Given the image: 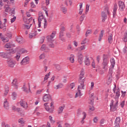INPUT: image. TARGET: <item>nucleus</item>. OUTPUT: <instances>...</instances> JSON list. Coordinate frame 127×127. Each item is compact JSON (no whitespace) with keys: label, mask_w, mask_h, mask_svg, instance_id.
Instances as JSON below:
<instances>
[{"label":"nucleus","mask_w":127,"mask_h":127,"mask_svg":"<svg viewBox=\"0 0 127 127\" xmlns=\"http://www.w3.org/2000/svg\"><path fill=\"white\" fill-rule=\"evenodd\" d=\"M18 83H17V79H14L11 83V85L12 86H13V87H14L15 89H17V88L18 87Z\"/></svg>","instance_id":"f8f14e48"},{"label":"nucleus","mask_w":127,"mask_h":127,"mask_svg":"<svg viewBox=\"0 0 127 127\" xmlns=\"http://www.w3.org/2000/svg\"><path fill=\"white\" fill-rule=\"evenodd\" d=\"M123 40L124 42H127V32H126L124 34V37L123 38Z\"/></svg>","instance_id":"f704fd0d"},{"label":"nucleus","mask_w":127,"mask_h":127,"mask_svg":"<svg viewBox=\"0 0 127 127\" xmlns=\"http://www.w3.org/2000/svg\"><path fill=\"white\" fill-rule=\"evenodd\" d=\"M64 35H59V38L63 42H66V38L64 37Z\"/></svg>","instance_id":"4be33fe9"},{"label":"nucleus","mask_w":127,"mask_h":127,"mask_svg":"<svg viewBox=\"0 0 127 127\" xmlns=\"http://www.w3.org/2000/svg\"><path fill=\"white\" fill-rule=\"evenodd\" d=\"M83 59H84V57L78 58V61L80 64H82V63H83Z\"/></svg>","instance_id":"c9c22d12"},{"label":"nucleus","mask_w":127,"mask_h":127,"mask_svg":"<svg viewBox=\"0 0 127 127\" xmlns=\"http://www.w3.org/2000/svg\"><path fill=\"white\" fill-rule=\"evenodd\" d=\"M12 97H13V100H15V99H16V93L13 92L12 94Z\"/></svg>","instance_id":"c03bdc74"},{"label":"nucleus","mask_w":127,"mask_h":127,"mask_svg":"<svg viewBox=\"0 0 127 127\" xmlns=\"http://www.w3.org/2000/svg\"><path fill=\"white\" fill-rule=\"evenodd\" d=\"M127 45H126L123 49L124 53H127Z\"/></svg>","instance_id":"13d9d810"},{"label":"nucleus","mask_w":127,"mask_h":127,"mask_svg":"<svg viewBox=\"0 0 127 127\" xmlns=\"http://www.w3.org/2000/svg\"><path fill=\"white\" fill-rule=\"evenodd\" d=\"M24 53H27V51L24 50V49H21L19 51V54H23Z\"/></svg>","instance_id":"473e14b6"},{"label":"nucleus","mask_w":127,"mask_h":127,"mask_svg":"<svg viewBox=\"0 0 127 127\" xmlns=\"http://www.w3.org/2000/svg\"><path fill=\"white\" fill-rule=\"evenodd\" d=\"M40 59H44L45 58V55L44 54H42L40 57H39Z\"/></svg>","instance_id":"09e8293b"},{"label":"nucleus","mask_w":127,"mask_h":127,"mask_svg":"<svg viewBox=\"0 0 127 127\" xmlns=\"http://www.w3.org/2000/svg\"><path fill=\"white\" fill-rule=\"evenodd\" d=\"M101 16L102 18L103 22H105L106 19H107V14H106V12L105 11L102 12Z\"/></svg>","instance_id":"f3484780"},{"label":"nucleus","mask_w":127,"mask_h":127,"mask_svg":"<svg viewBox=\"0 0 127 127\" xmlns=\"http://www.w3.org/2000/svg\"><path fill=\"white\" fill-rule=\"evenodd\" d=\"M65 27L64 26H62L61 28V31L60 32V35H64V32L65 31Z\"/></svg>","instance_id":"a878e982"},{"label":"nucleus","mask_w":127,"mask_h":127,"mask_svg":"<svg viewBox=\"0 0 127 127\" xmlns=\"http://www.w3.org/2000/svg\"><path fill=\"white\" fill-rule=\"evenodd\" d=\"M69 61H70L71 63H74V55H70V57L69 58Z\"/></svg>","instance_id":"4c0bfd02"},{"label":"nucleus","mask_w":127,"mask_h":127,"mask_svg":"<svg viewBox=\"0 0 127 127\" xmlns=\"http://www.w3.org/2000/svg\"><path fill=\"white\" fill-rule=\"evenodd\" d=\"M113 70H114V68H112V66H110L108 74V76H109L108 81H109L110 82H111V78H112V75L113 72Z\"/></svg>","instance_id":"ddd939ff"},{"label":"nucleus","mask_w":127,"mask_h":127,"mask_svg":"<svg viewBox=\"0 0 127 127\" xmlns=\"http://www.w3.org/2000/svg\"><path fill=\"white\" fill-rule=\"evenodd\" d=\"M29 86V90H27V88L25 86V83L23 85V91L25 92V93H28L30 92V83H28V84Z\"/></svg>","instance_id":"2eb2a0df"},{"label":"nucleus","mask_w":127,"mask_h":127,"mask_svg":"<svg viewBox=\"0 0 127 127\" xmlns=\"http://www.w3.org/2000/svg\"><path fill=\"white\" fill-rule=\"evenodd\" d=\"M92 99H90V102L89 104H90V105H94V98H91Z\"/></svg>","instance_id":"603ef678"},{"label":"nucleus","mask_w":127,"mask_h":127,"mask_svg":"<svg viewBox=\"0 0 127 127\" xmlns=\"http://www.w3.org/2000/svg\"><path fill=\"white\" fill-rule=\"evenodd\" d=\"M16 41L18 43H20V44L22 43V38L21 37L17 38L16 39Z\"/></svg>","instance_id":"72a5a7b5"},{"label":"nucleus","mask_w":127,"mask_h":127,"mask_svg":"<svg viewBox=\"0 0 127 127\" xmlns=\"http://www.w3.org/2000/svg\"><path fill=\"white\" fill-rule=\"evenodd\" d=\"M7 64L8 67H10V68H13L14 65H15V62L13 61V60L11 58H8L7 60Z\"/></svg>","instance_id":"423d86ee"},{"label":"nucleus","mask_w":127,"mask_h":127,"mask_svg":"<svg viewBox=\"0 0 127 127\" xmlns=\"http://www.w3.org/2000/svg\"><path fill=\"white\" fill-rule=\"evenodd\" d=\"M15 19H16V16H14L13 18H12L10 20H11V23H13L14 21H15Z\"/></svg>","instance_id":"de8ad7c7"},{"label":"nucleus","mask_w":127,"mask_h":127,"mask_svg":"<svg viewBox=\"0 0 127 127\" xmlns=\"http://www.w3.org/2000/svg\"><path fill=\"white\" fill-rule=\"evenodd\" d=\"M32 25V24H31L30 26L24 24L23 25L24 28H25L26 29H29V28H30V26H31Z\"/></svg>","instance_id":"37998d69"},{"label":"nucleus","mask_w":127,"mask_h":127,"mask_svg":"<svg viewBox=\"0 0 127 127\" xmlns=\"http://www.w3.org/2000/svg\"><path fill=\"white\" fill-rule=\"evenodd\" d=\"M85 73L84 72V69H82L80 74L79 75V78L78 80V83L80 84L78 86V92L79 96H82V93H81V90L80 89L84 90V87H85V85H84V83H85V78H84V75Z\"/></svg>","instance_id":"f257e3e1"},{"label":"nucleus","mask_w":127,"mask_h":127,"mask_svg":"<svg viewBox=\"0 0 127 127\" xmlns=\"http://www.w3.org/2000/svg\"><path fill=\"white\" fill-rule=\"evenodd\" d=\"M15 53V50H11L9 53H0V56L2 57V58H8V55H10V54H14Z\"/></svg>","instance_id":"20e7f679"},{"label":"nucleus","mask_w":127,"mask_h":127,"mask_svg":"<svg viewBox=\"0 0 127 127\" xmlns=\"http://www.w3.org/2000/svg\"><path fill=\"white\" fill-rule=\"evenodd\" d=\"M81 113H82L81 109H78L77 111V116H80L81 115Z\"/></svg>","instance_id":"338daca9"},{"label":"nucleus","mask_w":127,"mask_h":127,"mask_svg":"<svg viewBox=\"0 0 127 127\" xmlns=\"http://www.w3.org/2000/svg\"><path fill=\"white\" fill-rule=\"evenodd\" d=\"M6 31V26H5V24L3 23V28H2V31L3 32H5Z\"/></svg>","instance_id":"49530a36"},{"label":"nucleus","mask_w":127,"mask_h":127,"mask_svg":"<svg viewBox=\"0 0 127 127\" xmlns=\"http://www.w3.org/2000/svg\"><path fill=\"white\" fill-rule=\"evenodd\" d=\"M101 59V56H97L96 58V60L97 61L98 63H100V60Z\"/></svg>","instance_id":"052dcab7"},{"label":"nucleus","mask_w":127,"mask_h":127,"mask_svg":"<svg viewBox=\"0 0 127 127\" xmlns=\"http://www.w3.org/2000/svg\"><path fill=\"white\" fill-rule=\"evenodd\" d=\"M77 56H78V58H79L81 57H84L81 53H78L77 54Z\"/></svg>","instance_id":"0e129e2a"},{"label":"nucleus","mask_w":127,"mask_h":127,"mask_svg":"<svg viewBox=\"0 0 127 127\" xmlns=\"http://www.w3.org/2000/svg\"><path fill=\"white\" fill-rule=\"evenodd\" d=\"M61 10L62 11V12H63L64 14L67 13V8H66V7L62 6L61 7Z\"/></svg>","instance_id":"393cba45"},{"label":"nucleus","mask_w":127,"mask_h":127,"mask_svg":"<svg viewBox=\"0 0 127 127\" xmlns=\"http://www.w3.org/2000/svg\"><path fill=\"white\" fill-rule=\"evenodd\" d=\"M43 90L44 89H41V90H38L37 91L36 93L38 95H39L40 94H41V93H42V91H43Z\"/></svg>","instance_id":"6e6d98bb"},{"label":"nucleus","mask_w":127,"mask_h":127,"mask_svg":"<svg viewBox=\"0 0 127 127\" xmlns=\"http://www.w3.org/2000/svg\"><path fill=\"white\" fill-rule=\"evenodd\" d=\"M119 6L121 10H124V9H125V7H126V6L125 5V3H124V2L122 1H119Z\"/></svg>","instance_id":"9b49d317"},{"label":"nucleus","mask_w":127,"mask_h":127,"mask_svg":"<svg viewBox=\"0 0 127 127\" xmlns=\"http://www.w3.org/2000/svg\"><path fill=\"white\" fill-rule=\"evenodd\" d=\"M115 126H120V123H121V118L117 117L115 120Z\"/></svg>","instance_id":"5701e85b"},{"label":"nucleus","mask_w":127,"mask_h":127,"mask_svg":"<svg viewBox=\"0 0 127 127\" xmlns=\"http://www.w3.org/2000/svg\"><path fill=\"white\" fill-rule=\"evenodd\" d=\"M66 34V36L68 38H71V33H69V32H66L65 33Z\"/></svg>","instance_id":"a18cd8bd"},{"label":"nucleus","mask_w":127,"mask_h":127,"mask_svg":"<svg viewBox=\"0 0 127 127\" xmlns=\"http://www.w3.org/2000/svg\"><path fill=\"white\" fill-rule=\"evenodd\" d=\"M46 110L48 111V112H49V113H53V109L51 108L46 107Z\"/></svg>","instance_id":"58836bf2"},{"label":"nucleus","mask_w":127,"mask_h":127,"mask_svg":"<svg viewBox=\"0 0 127 127\" xmlns=\"http://www.w3.org/2000/svg\"><path fill=\"white\" fill-rule=\"evenodd\" d=\"M121 93H122V96L124 98V97H126V94H127V92L126 91H121Z\"/></svg>","instance_id":"8fccbe9b"},{"label":"nucleus","mask_w":127,"mask_h":127,"mask_svg":"<svg viewBox=\"0 0 127 127\" xmlns=\"http://www.w3.org/2000/svg\"><path fill=\"white\" fill-rule=\"evenodd\" d=\"M3 107L5 110H8V109H9V105L8 104V102H7V101L6 100L4 102Z\"/></svg>","instance_id":"aec40b11"},{"label":"nucleus","mask_w":127,"mask_h":127,"mask_svg":"<svg viewBox=\"0 0 127 127\" xmlns=\"http://www.w3.org/2000/svg\"><path fill=\"white\" fill-rule=\"evenodd\" d=\"M88 34H92V30H87L86 33H85V36L86 37H88Z\"/></svg>","instance_id":"e433bc0d"},{"label":"nucleus","mask_w":127,"mask_h":127,"mask_svg":"<svg viewBox=\"0 0 127 127\" xmlns=\"http://www.w3.org/2000/svg\"><path fill=\"white\" fill-rule=\"evenodd\" d=\"M120 105L121 106L122 108H124V107H125V101L121 102Z\"/></svg>","instance_id":"680f3d73"},{"label":"nucleus","mask_w":127,"mask_h":127,"mask_svg":"<svg viewBox=\"0 0 127 127\" xmlns=\"http://www.w3.org/2000/svg\"><path fill=\"white\" fill-rule=\"evenodd\" d=\"M42 19H44V16H41L40 17H38V27H41V21Z\"/></svg>","instance_id":"4468645a"},{"label":"nucleus","mask_w":127,"mask_h":127,"mask_svg":"<svg viewBox=\"0 0 127 127\" xmlns=\"http://www.w3.org/2000/svg\"><path fill=\"white\" fill-rule=\"evenodd\" d=\"M108 41L110 44H112V42H113V34H111L108 37Z\"/></svg>","instance_id":"b1692460"},{"label":"nucleus","mask_w":127,"mask_h":127,"mask_svg":"<svg viewBox=\"0 0 127 127\" xmlns=\"http://www.w3.org/2000/svg\"><path fill=\"white\" fill-rule=\"evenodd\" d=\"M49 118H50V121H51V123H52V124H54V123H55V121L52 119L53 118L52 117V116H50Z\"/></svg>","instance_id":"864d4df0"},{"label":"nucleus","mask_w":127,"mask_h":127,"mask_svg":"<svg viewBox=\"0 0 127 127\" xmlns=\"http://www.w3.org/2000/svg\"><path fill=\"white\" fill-rule=\"evenodd\" d=\"M20 58V55H16V59L17 61H19Z\"/></svg>","instance_id":"69168bd1"},{"label":"nucleus","mask_w":127,"mask_h":127,"mask_svg":"<svg viewBox=\"0 0 127 127\" xmlns=\"http://www.w3.org/2000/svg\"><path fill=\"white\" fill-rule=\"evenodd\" d=\"M110 62L111 64L110 67H112V68H115V65H116V61L115 60V59H111L110 60Z\"/></svg>","instance_id":"a211bd4d"},{"label":"nucleus","mask_w":127,"mask_h":127,"mask_svg":"<svg viewBox=\"0 0 127 127\" xmlns=\"http://www.w3.org/2000/svg\"><path fill=\"white\" fill-rule=\"evenodd\" d=\"M18 113H19V114L21 117L24 116L25 112L24 111L21 110V108H20V111H18Z\"/></svg>","instance_id":"7c9ffc66"},{"label":"nucleus","mask_w":127,"mask_h":127,"mask_svg":"<svg viewBox=\"0 0 127 127\" xmlns=\"http://www.w3.org/2000/svg\"><path fill=\"white\" fill-rule=\"evenodd\" d=\"M45 49H46V45L45 44L42 45L41 47V50L42 51H44V50H45Z\"/></svg>","instance_id":"ea45409f"},{"label":"nucleus","mask_w":127,"mask_h":127,"mask_svg":"<svg viewBox=\"0 0 127 127\" xmlns=\"http://www.w3.org/2000/svg\"><path fill=\"white\" fill-rule=\"evenodd\" d=\"M64 108H65L64 105L60 107L59 110V114H62V112H63V110H64Z\"/></svg>","instance_id":"c85d7f7f"},{"label":"nucleus","mask_w":127,"mask_h":127,"mask_svg":"<svg viewBox=\"0 0 127 127\" xmlns=\"http://www.w3.org/2000/svg\"><path fill=\"white\" fill-rule=\"evenodd\" d=\"M115 103V101L114 100H112L111 101L110 103V109L112 112H115L117 111L118 109V105H119V101H115V104L114 105Z\"/></svg>","instance_id":"7ed1b4c3"},{"label":"nucleus","mask_w":127,"mask_h":127,"mask_svg":"<svg viewBox=\"0 0 127 127\" xmlns=\"http://www.w3.org/2000/svg\"><path fill=\"white\" fill-rule=\"evenodd\" d=\"M84 18H85V15L82 14L79 18V20L82 22L83 20H84Z\"/></svg>","instance_id":"79ce46f5"},{"label":"nucleus","mask_w":127,"mask_h":127,"mask_svg":"<svg viewBox=\"0 0 127 127\" xmlns=\"http://www.w3.org/2000/svg\"><path fill=\"white\" fill-rule=\"evenodd\" d=\"M25 63L26 64H29V57H26L25 58L23 59V60L21 61L20 64L21 65H23Z\"/></svg>","instance_id":"1a4fd4ad"},{"label":"nucleus","mask_w":127,"mask_h":127,"mask_svg":"<svg viewBox=\"0 0 127 127\" xmlns=\"http://www.w3.org/2000/svg\"><path fill=\"white\" fill-rule=\"evenodd\" d=\"M87 40V38H85L81 43V45H83V44H86V41Z\"/></svg>","instance_id":"bf43d9fd"},{"label":"nucleus","mask_w":127,"mask_h":127,"mask_svg":"<svg viewBox=\"0 0 127 127\" xmlns=\"http://www.w3.org/2000/svg\"><path fill=\"white\" fill-rule=\"evenodd\" d=\"M19 104L21 107H23V108H26V107H27V103L25 102L23 100L20 101Z\"/></svg>","instance_id":"6ab92c4d"},{"label":"nucleus","mask_w":127,"mask_h":127,"mask_svg":"<svg viewBox=\"0 0 127 127\" xmlns=\"http://www.w3.org/2000/svg\"><path fill=\"white\" fill-rule=\"evenodd\" d=\"M64 127H70V125L68 123H65L64 124Z\"/></svg>","instance_id":"774afa93"},{"label":"nucleus","mask_w":127,"mask_h":127,"mask_svg":"<svg viewBox=\"0 0 127 127\" xmlns=\"http://www.w3.org/2000/svg\"><path fill=\"white\" fill-rule=\"evenodd\" d=\"M84 63L86 66H89V65L91 64V62H90V59H89V58H86V59L84 60Z\"/></svg>","instance_id":"412c9836"},{"label":"nucleus","mask_w":127,"mask_h":127,"mask_svg":"<svg viewBox=\"0 0 127 127\" xmlns=\"http://www.w3.org/2000/svg\"><path fill=\"white\" fill-rule=\"evenodd\" d=\"M9 10H10V8H9V7H6L5 9V11L6 12H8L9 11Z\"/></svg>","instance_id":"e2e57ef3"},{"label":"nucleus","mask_w":127,"mask_h":127,"mask_svg":"<svg viewBox=\"0 0 127 127\" xmlns=\"http://www.w3.org/2000/svg\"><path fill=\"white\" fill-rule=\"evenodd\" d=\"M11 47H15V45L12 42L7 43L4 45V48H6L7 49H8V48H11Z\"/></svg>","instance_id":"9d476101"},{"label":"nucleus","mask_w":127,"mask_h":127,"mask_svg":"<svg viewBox=\"0 0 127 127\" xmlns=\"http://www.w3.org/2000/svg\"><path fill=\"white\" fill-rule=\"evenodd\" d=\"M55 35H56V32L54 31L50 36H47L46 37L48 41L47 44L50 48H54L55 47V45L53 44V41H54L53 38L55 37Z\"/></svg>","instance_id":"f03ea898"},{"label":"nucleus","mask_w":127,"mask_h":127,"mask_svg":"<svg viewBox=\"0 0 127 127\" xmlns=\"http://www.w3.org/2000/svg\"><path fill=\"white\" fill-rule=\"evenodd\" d=\"M56 68L58 71H60V70H61V67L58 64L56 65Z\"/></svg>","instance_id":"3c124183"},{"label":"nucleus","mask_w":127,"mask_h":127,"mask_svg":"<svg viewBox=\"0 0 127 127\" xmlns=\"http://www.w3.org/2000/svg\"><path fill=\"white\" fill-rule=\"evenodd\" d=\"M103 36H104V30H102L101 31L100 35H99V41H101L102 40V38H103Z\"/></svg>","instance_id":"c756f323"},{"label":"nucleus","mask_w":127,"mask_h":127,"mask_svg":"<svg viewBox=\"0 0 127 127\" xmlns=\"http://www.w3.org/2000/svg\"><path fill=\"white\" fill-rule=\"evenodd\" d=\"M61 88H63V84L60 83L58 85H56V87H55V89L58 90V89H60Z\"/></svg>","instance_id":"2f4dec72"},{"label":"nucleus","mask_w":127,"mask_h":127,"mask_svg":"<svg viewBox=\"0 0 127 127\" xmlns=\"http://www.w3.org/2000/svg\"><path fill=\"white\" fill-rule=\"evenodd\" d=\"M43 101H44V102H49V101H52L51 95H50V94H45L43 97Z\"/></svg>","instance_id":"6e6552de"},{"label":"nucleus","mask_w":127,"mask_h":127,"mask_svg":"<svg viewBox=\"0 0 127 127\" xmlns=\"http://www.w3.org/2000/svg\"><path fill=\"white\" fill-rule=\"evenodd\" d=\"M117 88V85H115V86L113 89V91L115 93H116V96L115 97V101H119V98H120V88L117 89V92H116V88Z\"/></svg>","instance_id":"39448f33"},{"label":"nucleus","mask_w":127,"mask_h":127,"mask_svg":"<svg viewBox=\"0 0 127 127\" xmlns=\"http://www.w3.org/2000/svg\"><path fill=\"white\" fill-rule=\"evenodd\" d=\"M5 92H6V94H8V86L7 85L5 87Z\"/></svg>","instance_id":"4d7b16f0"},{"label":"nucleus","mask_w":127,"mask_h":127,"mask_svg":"<svg viewBox=\"0 0 127 127\" xmlns=\"http://www.w3.org/2000/svg\"><path fill=\"white\" fill-rule=\"evenodd\" d=\"M20 108H16V107H15V106H13L12 107V111H13L14 112H19Z\"/></svg>","instance_id":"bb28decb"},{"label":"nucleus","mask_w":127,"mask_h":127,"mask_svg":"<svg viewBox=\"0 0 127 127\" xmlns=\"http://www.w3.org/2000/svg\"><path fill=\"white\" fill-rule=\"evenodd\" d=\"M109 65V60L108 59L104 58L103 59V62L102 64V67L103 69H107L108 68V66Z\"/></svg>","instance_id":"0eeeda50"},{"label":"nucleus","mask_w":127,"mask_h":127,"mask_svg":"<svg viewBox=\"0 0 127 127\" xmlns=\"http://www.w3.org/2000/svg\"><path fill=\"white\" fill-rule=\"evenodd\" d=\"M6 36H7V37H8L9 38H11V37L12 36V35H11V33H8L6 34Z\"/></svg>","instance_id":"5fc2aeb1"},{"label":"nucleus","mask_w":127,"mask_h":127,"mask_svg":"<svg viewBox=\"0 0 127 127\" xmlns=\"http://www.w3.org/2000/svg\"><path fill=\"white\" fill-rule=\"evenodd\" d=\"M82 115H83V117L82 118V120L81 121V124H84V120L86 119V117H87V114H86V112H83Z\"/></svg>","instance_id":"cd10ccee"},{"label":"nucleus","mask_w":127,"mask_h":127,"mask_svg":"<svg viewBox=\"0 0 127 127\" xmlns=\"http://www.w3.org/2000/svg\"><path fill=\"white\" fill-rule=\"evenodd\" d=\"M118 9V4H115L113 9V17L117 15V10Z\"/></svg>","instance_id":"dca6fc26"},{"label":"nucleus","mask_w":127,"mask_h":127,"mask_svg":"<svg viewBox=\"0 0 127 127\" xmlns=\"http://www.w3.org/2000/svg\"><path fill=\"white\" fill-rule=\"evenodd\" d=\"M1 39L4 42H8V39L7 38L1 37Z\"/></svg>","instance_id":"a19ab883"}]
</instances>
